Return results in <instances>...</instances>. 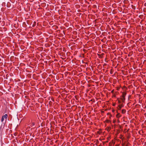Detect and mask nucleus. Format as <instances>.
Instances as JSON below:
<instances>
[{
	"mask_svg": "<svg viewBox=\"0 0 146 146\" xmlns=\"http://www.w3.org/2000/svg\"><path fill=\"white\" fill-rule=\"evenodd\" d=\"M126 95V93H125V92L123 93L122 94V97L123 98H125Z\"/></svg>",
	"mask_w": 146,
	"mask_h": 146,
	"instance_id": "1",
	"label": "nucleus"
},
{
	"mask_svg": "<svg viewBox=\"0 0 146 146\" xmlns=\"http://www.w3.org/2000/svg\"><path fill=\"white\" fill-rule=\"evenodd\" d=\"M35 125V123L34 122H31V123L30 126H32Z\"/></svg>",
	"mask_w": 146,
	"mask_h": 146,
	"instance_id": "2",
	"label": "nucleus"
},
{
	"mask_svg": "<svg viewBox=\"0 0 146 146\" xmlns=\"http://www.w3.org/2000/svg\"><path fill=\"white\" fill-rule=\"evenodd\" d=\"M122 98H121V99L122 101V102H124L125 101V98H123L122 97Z\"/></svg>",
	"mask_w": 146,
	"mask_h": 146,
	"instance_id": "3",
	"label": "nucleus"
},
{
	"mask_svg": "<svg viewBox=\"0 0 146 146\" xmlns=\"http://www.w3.org/2000/svg\"><path fill=\"white\" fill-rule=\"evenodd\" d=\"M4 117V118L5 119H7V114H5V115L3 117Z\"/></svg>",
	"mask_w": 146,
	"mask_h": 146,
	"instance_id": "4",
	"label": "nucleus"
},
{
	"mask_svg": "<svg viewBox=\"0 0 146 146\" xmlns=\"http://www.w3.org/2000/svg\"><path fill=\"white\" fill-rule=\"evenodd\" d=\"M125 111H125V110H122V113H125Z\"/></svg>",
	"mask_w": 146,
	"mask_h": 146,
	"instance_id": "5",
	"label": "nucleus"
},
{
	"mask_svg": "<svg viewBox=\"0 0 146 146\" xmlns=\"http://www.w3.org/2000/svg\"><path fill=\"white\" fill-rule=\"evenodd\" d=\"M4 120V117H3V116L2 117V118H1V121L2 122Z\"/></svg>",
	"mask_w": 146,
	"mask_h": 146,
	"instance_id": "6",
	"label": "nucleus"
},
{
	"mask_svg": "<svg viewBox=\"0 0 146 146\" xmlns=\"http://www.w3.org/2000/svg\"><path fill=\"white\" fill-rule=\"evenodd\" d=\"M122 105H120L119 106V109H120L122 107Z\"/></svg>",
	"mask_w": 146,
	"mask_h": 146,
	"instance_id": "7",
	"label": "nucleus"
},
{
	"mask_svg": "<svg viewBox=\"0 0 146 146\" xmlns=\"http://www.w3.org/2000/svg\"><path fill=\"white\" fill-rule=\"evenodd\" d=\"M2 129V125H0V131Z\"/></svg>",
	"mask_w": 146,
	"mask_h": 146,
	"instance_id": "8",
	"label": "nucleus"
},
{
	"mask_svg": "<svg viewBox=\"0 0 146 146\" xmlns=\"http://www.w3.org/2000/svg\"><path fill=\"white\" fill-rule=\"evenodd\" d=\"M119 114H118L117 115V117H120V116H118V115H119Z\"/></svg>",
	"mask_w": 146,
	"mask_h": 146,
	"instance_id": "9",
	"label": "nucleus"
},
{
	"mask_svg": "<svg viewBox=\"0 0 146 146\" xmlns=\"http://www.w3.org/2000/svg\"><path fill=\"white\" fill-rule=\"evenodd\" d=\"M109 121H110L108 120H107V122H109Z\"/></svg>",
	"mask_w": 146,
	"mask_h": 146,
	"instance_id": "10",
	"label": "nucleus"
},
{
	"mask_svg": "<svg viewBox=\"0 0 146 146\" xmlns=\"http://www.w3.org/2000/svg\"><path fill=\"white\" fill-rule=\"evenodd\" d=\"M118 102H119V103H121V102L119 100H118Z\"/></svg>",
	"mask_w": 146,
	"mask_h": 146,
	"instance_id": "11",
	"label": "nucleus"
}]
</instances>
